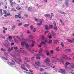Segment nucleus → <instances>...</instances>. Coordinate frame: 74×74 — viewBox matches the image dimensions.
Listing matches in <instances>:
<instances>
[{"mask_svg": "<svg viewBox=\"0 0 74 74\" xmlns=\"http://www.w3.org/2000/svg\"><path fill=\"white\" fill-rule=\"evenodd\" d=\"M26 39H25V41H23V42H22L21 43V45H22V46H23V47H24V45H25V44H26V41H26Z\"/></svg>", "mask_w": 74, "mask_h": 74, "instance_id": "nucleus-13", "label": "nucleus"}, {"mask_svg": "<svg viewBox=\"0 0 74 74\" xmlns=\"http://www.w3.org/2000/svg\"><path fill=\"white\" fill-rule=\"evenodd\" d=\"M39 51H40V52H42V48H40Z\"/></svg>", "mask_w": 74, "mask_h": 74, "instance_id": "nucleus-56", "label": "nucleus"}, {"mask_svg": "<svg viewBox=\"0 0 74 74\" xmlns=\"http://www.w3.org/2000/svg\"><path fill=\"white\" fill-rule=\"evenodd\" d=\"M0 13H1V15L2 16L3 15V13H2V9H0Z\"/></svg>", "mask_w": 74, "mask_h": 74, "instance_id": "nucleus-42", "label": "nucleus"}, {"mask_svg": "<svg viewBox=\"0 0 74 74\" xmlns=\"http://www.w3.org/2000/svg\"><path fill=\"white\" fill-rule=\"evenodd\" d=\"M25 59L26 62H28L29 63L30 62V61L29 60H28V59L27 58H25Z\"/></svg>", "mask_w": 74, "mask_h": 74, "instance_id": "nucleus-22", "label": "nucleus"}, {"mask_svg": "<svg viewBox=\"0 0 74 74\" xmlns=\"http://www.w3.org/2000/svg\"><path fill=\"white\" fill-rule=\"evenodd\" d=\"M5 43H6L7 45H5V46L6 47H8L10 45V43L8 42V40H5Z\"/></svg>", "mask_w": 74, "mask_h": 74, "instance_id": "nucleus-14", "label": "nucleus"}, {"mask_svg": "<svg viewBox=\"0 0 74 74\" xmlns=\"http://www.w3.org/2000/svg\"><path fill=\"white\" fill-rule=\"evenodd\" d=\"M60 73L62 74H65L66 73V71L64 69H61L60 70Z\"/></svg>", "mask_w": 74, "mask_h": 74, "instance_id": "nucleus-15", "label": "nucleus"}, {"mask_svg": "<svg viewBox=\"0 0 74 74\" xmlns=\"http://www.w3.org/2000/svg\"><path fill=\"white\" fill-rule=\"evenodd\" d=\"M14 49L15 50V51H16V50H17L18 49V48L16 47H14Z\"/></svg>", "mask_w": 74, "mask_h": 74, "instance_id": "nucleus-38", "label": "nucleus"}, {"mask_svg": "<svg viewBox=\"0 0 74 74\" xmlns=\"http://www.w3.org/2000/svg\"><path fill=\"white\" fill-rule=\"evenodd\" d=\"M0 37L2 38H5V37H4V36H3L1 35H0Z\"/></svg>", "mask_w": 74, "mask_h": 74, "instance_id": "nucleus-37", "label": "nucleus"}, {"mask_svg": "<svg viewBox=\"0 0 74 74\" xmlns=\"http://www.w3.org/2000/svg\"><path fill=\"white\" fill-rule=\"evenodd\" d=\"M48 33V31H46L45 32V34H46L47 33Z\"/></svg>", "mask_w": 74, "mask_h": 74, "instance_id": "nucleus-55", "label": "nucleus"}, {"mask_svg": "<svg viewBox=\"0 0 74 74\" xmlns=\"http://www.w3.org/2000/svg\"><path fill=\"white\" fill-rule=\"evenodd\" d=\"M28 10L29 11H33L32 8L29 7L28 8Z\"/></svg>", "mask_w": 74, "mask_h": 74, "instance_id": "nucleus-25", "label": "nucleus"}, {"mask_svg": "<svg viewBox=\"0 0 74 74\" xmlns=\"http://www.w3.org/2000/svg\"><path fill=\"white\" fill-rule=\"evenodd\" d=\"M3 29H4V30H7V28H5V27H3Z\"/></svg>", "mask_w": 74, "mask_h": 74, "instance_id": "nucleus-53", "label": "nucleus"}, {"mask_svg": "<svg viewBox=\"0 0 74 74\" xmlns=\"http://www.w3.org/2000/svg\"><path fill=\"white\" fill-rule=\"evenodd\" d=\"M58 42V40H55L54 41V43L55 44H56Z\"/></svg>", "mask_w": 74, "mask_h": 74, "instance_id": "nucleus-44", "label": "nucleus"}, {"mask_svg": "<svg viewBox=\"0 0 74 74\" xmlns=\"http://www.w3.org/2000/svg\"><path fill=\"white\" fill-rule=\"evenodd\" d=\"M45 27H47L45 28V29L46 30H48V29H50L51 28H52V27H53V26L52 25H50L49 26V27H48V25H45Z\"/></svg>", "mask_w": 74, "mask_h": 74, "instance_id": "nucleus-11", "label": "nucleus"}, {"mask_svg": "<svg viewBox=\"0 0 74 74\" xmlns=\"http://www.w3.org/2000/svg\"><path fill=\"white\" fill-rule=\"evenodd\" d=\"M27 33H30V32L28 30L27 32Z\"/></svg>", "mask_w": 74, "mask_h": 74, "instance_id": "nucleus-64", "label": "nucleus"}, {"mask_svg": "<svg viewBox=\"0 0 74 74\" xmlns=\"http://www.w3.org/2000/svg\"><path fill=\"white\" fill-rule=\"evenodd\" d=\"M71 73V74H74V71H72Z\"/></svg>", "mask_w": 74, "mask_h": 74, "instance_id": "nucleus-50", "label": "nucleus"}, {"mask_svg": "<svg viewBox=\"0 0 74 74\" xmlns=\"http://www.w3.org/2000/svg\"><path fill=\"white\" fill-rule=\"evenodd\" d=\"M70 64V63L69 62H66V66L67 65H69Z\"/></svg>", "mask_w": 74, "mask_h": 74, "instance_id": "nucleus-40", "label": "nucleus"}, {"mask_svg": "<svg viewBox=\"0 0 74 74\" xmlns=\"http://www.w3.org/2000/svg\"><path fill=\"white\" fill-rule=\"evenodd\" d=\"M20 49V51L21 52H22V53H26V51H24L23 49H22V48H21Z\"/></svg>", "mask_w": 74, "mask_h": 74, "instance_id": "nucleus-18", "label": "nucleus"}, {"mask_svg": "<svg viewBox=\"0 0 74 74\" xmlns=\"http://www.w3.org/2000/svg\"><path fill=\"white\" fill-rule=\"evenodd\" d=\"M34 20L36 21V22H39V23H37V25H38L39 26H40L42 25V22L44 21V20L43 19H38L37 18H35Z\"/></svg>", "mask_w": 74, "mask_h": 74, "instance_id": "nucleus-3", "label": "nucleus"}, {"mask_svg": "<svg viewBox=\"0 0 74 74\" xmlns=\"http://www.w3.org/2000/svg\"><path fill=\"white\" fill-rule=\"evenodd\" d=\"M52 42V41L51 40H49V42H48V43L49 44H51Z\"/></svg>", "mask_w": 74, "mask_h": 74, "instance_id": "nucleus-32", "label": "nucleus"}, {"mask_svg": "<svg viewBox=\"0 0 74 74\" xmlns=\"http://www.w3.org/2000/svg\"><path fill=\"white\" fill-rule=\"evenodd\" d=\"M68 41L70 42H71V43H73V42H74V38L73 39V40H71L70 39H68Z\"/></svg>", "mask_w": 74, "mask_h": 74, "instance_id": "nucleus-17", "label": "nucleus"}, {"mask_svg": "<svg viewBox=\"0 0 74 74\" xmlns=\"http://www.w3.org/2000/svg\"><path fill=\"white\" fill-rule=\"evenodd\" d=\"M36 58L38 59H40V56H41L42 57H44V55L42 53L36 54Z\"/></svg>", "mask_w": 74, "mask_h": 74, "instance_id": "nucleus-7", "label": "nucleus"}, {"mask_svg": "<svg viewBox=\"0 0 74 74\" xmlns=\"http://www.w3.org/2000/svg\"><path fill=\"white\" fill-rule=\"evenodd\" d=\"M50 62V60H49V58H47L46 60L44 61V62L46 63L47 65L48 66H50V65H51V64L48 63V62Z\"/></svg>", "mask_w": 74, "mask_h": 74, "instance_id": "nucleus-6", "label": "nucleus"}, {"mask_svg": "<svg viewBox=\"0 0 74 74\" xmlns=\"http://www.w3.org/2000/svg\"><path fill=\"white\" fill-rule=\"evenodd\" d=\"M61 46H62V47H64V45L63 44V43L61 42Z\"/></svg>", "mask_w": 74, "mask_h": 74, "instance_id": "nucleus-45", "label": "nucleus"}, {"mask_svg": "<svg viewBox=\"0 0 74 74\" xmlns=\"http://www.w3.org/2000/svg\"><path fill=\"white\" fill-rule=\"evenodd\" d=\"M56 51H59V47H57L56 48Z\"/></svg>", "mask_w": 74, "mask_h": 74, "instance_id": "nucleus-36", "label": "nucleus"}, {"mask_svg": "<svg viewBox=\"0 0 74 74\" xmlns=\"http://www.w3.org/2000/svg\"><path fill=\"white\" fill-rule=\"evenodd\" d=\"M60 12L61 14H64V15H65L66 14V13L64 12H63L62 11H60Z\"/></svg>", "mask_w": 74, "mask_h": 74, "instance_id": "nucleus-29", "label": "nucleus"}, {"mask_svg": "<svg viewBox=\"0 0 74 74\" xmlns=\"http://www.w3.org/2000/svg\"><path fill=\"white\" fill-rule=\"evenodd\" d=\"M7 15H8V16H12V15H11V14H10V13H8L7 14Z\"/></svg>", "mask_w": 74, "mask_h": 74, "instance_id": "nucleus-47", "label": "nucleus"}, {"mask_svg": "<svg viewBox=\"0 0 74 74\" xmlns=\"http://www.w3.org/2000/svg\"><path fill=\"white\" fill-rule=\"evenodd\" d=\"M8 38L9 40H11V39H12V37L11 36H10L9 35H8Z\"/></svg>", "mask_w": 74, "mask_h": 74, "instance_id": "nucleus-28", "label": "nucleus"}, {"mask_svg": "<svg viewBox=\"0 0 74 74\" xmlns=\"http://www.w3.org/2000/svg\"><path fill=\"white\" fill-rule=\"evenodd\" d=\"M25 65L23 64H22L21 66V69H22L23 70H25L24 71V73H25V74H30V73H29V72H27V71H28V70L27 69L25 68Z\"/></svg>", "mask_w": 74, "mask_h": 74, "instance_id": "nucleus-4", "label": "nucleus"}, {"mask_svg": "<svg viewBox=\"0 0 74 74\" xmlns=\"http://www.w3.org/2000/svg\"><path fill=\"white\" fill-rule=\"evenodd\" d=\"M47 38H46L44 36H42L41 37V39L42 40H44L45 42H47Z\"/></svg>", "mask_w": 74, "mask_h": 74, "instance_id": "nucleus-10", "label": "nucleus"}, {"mask_svg": "<svg viewBox=\"0 0 74 74\" xmlns=\"http://www.w3.org/2000/svg\"><path fill=\"white\" fill-rule=\"evenodd\" d=\"M71 69H74V63H71Z\"/></svg>", "mask_w": 74, "mask_h": 74, "instance_id": "nucleus-16", "label": "nucleus"}, {"mask_svg": "<svg viewBox=\"0 0 74 74\" xmlns=\"http://www.w3.org/2000/svg\"><path fill=\"white\" fill-rule=\"evenodd\" d=\"M50 53H53V50H51V51H50Z\"/></svg>", "mask_w": 74, "mask_h": 74, "instance_id": "nucleus-62", "label": "nucleus"}, {"mask_svg": "<svg viewBox=\"0 0 74 74\" xmlns=\"http://www.w3.org/2000/svg\"><path fill=\"white\" fill-rule=\"evenodd\" d=\"M8 51L10 52H11V48H8Z\"/></svg>", "mask_w": 74, "mask_h": 74, "instance_id": "nucleus-61", "label": "nucleus"}, {"mask_svg": "<svg viewBox=\"0 0 74 74\" xmlns=\"http://www.w3.org/2000/svg\"><path fill=\"white\" fill-rule=\"evenodd\" d=\"M15 26H13L12 28V30H15Z\"/></svg>", "mask_w": 74, "mask_h": 74, "instance_id": "nucleus-35", "label": "nucleus"}, {"mask_svg": "<svg viewBox=\"0 0 74 74\" xmlns=\"http://www.w3.org/2000/svg\"><path fill=\"white\" fill-rule=\"evenodd\" d=\"M29 37L30 38H33V36L32 35H29Z\"/></svg>", "mask_w": 74, "mask_h": 74, "instance_id": "nucleus-39", "label": "nucleus"}, {"mask_svg": "<svg viewBox=\"0 0 74 74\" xmlns=\"http://www.w3.org/2000/svg\"><path fill=\"white\" fill-rule=\"evenodd\" d=\"M36 28H35L33 30V32H36Z\"/></svg>", "mask_w": 74, "mask_h": 74, "instance_id": "nucleus-49", "label": "nucleus"}, {"mask_svg": "<svg viewBox=\"0 0 74 74\" xmlns=\"http://www.w3.org/2000/svg\"><path fill=\"white\" fill-rule=\"evenodd\" d=\"M56 34H55V33H54L53 32H52V35L53 36H55V35H56Z\"/></svg>", "mask_w": 74, "mask_h": 74, "instance_id": "nucleus-41", "label": "nucleus"}, {"mask_svg": "<svg viewBox=\"0 0 74 74\" xmlns=\"http://www.w3.org/2000/svg\"><path fill=\"white\" fill-rule=\"evenodd\" d=\"M16 57H17L16 56H13L14 59L17 63L20 64L19 62H22V60H21L20 58H17L16 59Z\"/></svg>", "mask_w": 74, "mask_h": 74, "instance_id": "nucleus-2", "label": "nucleus"}, {"mask_svg": "<svg viewBox=\"0 0 74 74\" xmlns=\"http://www.w3.org/2000/svg\"><path fill=\"white\" fill-rule=\"evenodd\" d=\"M11 10L12 11H15V9L14 8H12Z\"/></svg>", "mask_w": 74, "mask_h": 74, "instance_id": "nucleus-63", "label": "nucleus"}, {"mask_svg": "<svg viewBox=\"0 0 74 74\" xmlns=\"http://www.w3.org/2000/svg\"><path fill=\"white\" fill-rule=\"evenodd\" d=\"M44 44V47H47V44L46 43H45L43 41H42L40 43V45H38V46H39L40 47H41V45H42L43 44Z\"/></svg>", "mask_w": 74, "mask_h": 74, "instance_id": "nucleus-9", "label": "nucleus"}, {"mask_svg": "<svg viewBox=\"0 0 74 74\" xmlns=\"http://www.w3.org/2000/svg\"><path fill=\"white\" fill-rule=\"evenodd\" d=\"M12 1H13V0H10L9 1L10 3H12Z\"/></svg>", "mask_w": 74, "mask_h": 74, "instance_id": "nucleus-59", "label": "nucleus"}, {"mask_svg": "<svg viewBox=\"0 0 74 74\" xmlns=\"http://www.w3.org/2000/svg\"><path fill=\"white\" fill-rule=\"evenodd\" d=\"M69 1V0H66L65 1V4L66 6H68V2Z\"/></svg>", "mask_w": 74, "mask_h": 74, "instance_id": "nucleus-24", "label": "nucleus"}, {"mask_svg": "<svg viewBox=\"0 0 74 74\" xmlns=\"http://www.w3.org/2000/svg\"><path fill=\"white\" fill-rule=\"evenodd\" d=\"M7 14V11L5 10H3V14Z\"/></svg>", "mask_w": 74, "mask_h": 74, "instance_id": "nucleus-33", "label": "nucleus"}, {"mask_svg": "<svg viewBox=\"0 0 74 74\" xmlns=\"http://www.w3.org/2000/svg\"><path fill=\"white\" fill-rule=\"evenodd\" d=\"M15 18H21V16L19 15H16L15 16Z\"/></svg>", "mask_w": 74, "mask_h": 74, "instance_id": "nucleus-26", "label": "nucleus"}, {"mask_svg": "<svg viewBox=\"0 0 74 74\" xmlns=\"http://www.w3.org/2000/svg\"><path fill=\"white\" fill-rule=\"evenodd\" d=\"M45 16L46 17H47V16H50V15L48 14H45Z\"/></svg>", "mask_w": 74, "mask_h": 74, "instance_id": "nucleus-34", "label": "nucleus"}, {"mask_svg": "<svg viewBox=\"0 0 74 74\" xmlns=\"http://www.w3.org/2000/svg\"><path fill=\"white\" fill-rule=\"evenodd\" d=\"M16 8V10H21V9H22V8H21V7L19 6L17 7Z\"/></svg>", "mask_w": 74, "mask_h": 74, "instance_id": "nucleus-20", "label": "nucleus"}, {"mask_svg": "<svg viewBox=\"0 0 74 74\" xmlns=\"http://www.w3.org/2000/svg\"><path fill=\"white\" fill-rule=\"evenodd\" d=\"M65 52L67 51L68 52H70L71 51V49H66L65 50Z\"/></svg>", "mask_w": 74, "mask_h": 74, "instance_id": "nucleus-30", "label": "nucleus"}, {"mask_svg": "<svg viewBox=\"0 0 74 74\" xmlns=\"http://www.w3.org/2000/svg\"><path fill=\"white\" fill-rule=\"evenodd\" d=\"M22 25V23H18V26H21V25Z\"/></svg>", "mask_w": 74, "mask_h": 74, "instance_id": "nucleus-48", "label": "nucleus"}, {"mask_svg": "<svg viewBox=\"0 0 74 74\" xmlns=\"http://www.w3.org/2000/svg\"><path fill=\"white\" fill-rule=\"evenodd\" d=\"M60 59H57V61H55V60H52V62H59L60 63H62L63 64H64V61L63 60L66 59H69V60H71V59L70 58H67V56H66L64 55H63L62 57Z\"/></svg>", "mask_w": 74, "mask_h": 74, "instance_id": "nucleus-1", "label": "nucleus"}, {"mask_svg": "<svg viewBox=\"0 0 74 74\" xmlns=\"http://www.w3.org/2000/svg\"><path fill=\"white\" fill-rule=\"evenodd\" d=\"M53 13H51V18H52V16H53Z\"/></svg>", "mask_w": 74, "mask_h": 74, "instance_id": "nucleus-60", "label": "nucleus"}, {"mask_svg": "<svg viewBox=\"0 0 74 74\" xmlns=\"http://www.w3.org/2000/svg\"><path fill=\"white\" fill-rule=\"evenodd\" d=\"M30 29H31V30H32L33 29V26L32 25H30Z\"/></svg>", "mask_w": 74, "mask_h": 74, "instance_id": "nucleus-43", "label": "nucleus"}, {"mask_svg": "<svg viewBox=\"0 0 74 74\" xmlns=\"http://www.w3.org/2000/svg\"><path fill=\"white\" fill-rule=\"evenodd\" d=\"M11 6L12 7H14V5H13V4L12 3H11Z\"/></svg>", "mask_w": 74, "mask_h": 74, "instance_id": "nucleus-58", "label": "nucleus"}, {"mask_svg": "<svg viewBox=\"0 0 74 74\" xmlns=\"http://www.w3.org/2000/svg\"><path fill=\"white\" fill-rule=\"evenodd\" d=\"M12 61L13 63H12V62H8V64H9V65H10L11 66L14 65V67H16V65L15 64V62H14V61H13L12 60Z\"/></svg>", "mask_w": 74, "mask_h": 74, "instance_id": "nucleus-8", "label": "nucleus"}, {"mask_svg": "<svg viewBox=\"0 0 74 74\" xmlns=\"http://www.w3.org/2000/svg\"><path fill=\"white\" fill-rule=\"evenodd\" d=\"M26 41H28L29 42H32V44H31L30 45V47H33L34 46V43L35 42L33 40H30L29 39H26Z\"/></svg>", "mask_w": 74, "mask_h": 74, "instance_id": "nucleus-5", "label": "nucleus"}, {"mask_svg": "<svg viewBox=\"0 0 74 74\" xmlns=\"http://www.w3.org/2000/svg\"><path fill=\"white\" fill-rule=\"evenodd\" d=\"M40 71H44V69H40Z\"/></svg>", "mask_w": 74, "mask_h": 74, "instance_id": "nucleus-57", "label": "nucleus"}, {"mask_svg": "<svg viewBox=\"0 0 74 74\" xmlns=\"http://www.w3.org/2000/svg\"><path fill=\"white\" fill-rule=\"evenodd\" d=\"M29 26V24H25L24 25V27H27Z\"/></svg>", "mask_w": 74, "mask_h": 74, "instance_id": "nucleus-51", "label": "nucleus"}, {"mask_svg": "<svg viewBox=\"0 0 74 74\" xmlns=\"http://www.w3.org/2000/svg\"><path fill=\"white\" fill-rule=\"evenodd\" d=\"M47 37H49V38H52V36L50 35V34L48 35Z\"/></svg>", "mask_w": 74, "mask_h": 74, "instance_id": "nucleus-27", "label": "nucleus"}, {"mask_svg": "<svg viewBox=\"0 0 74 74\" xmlns=\"http://www.w3.org/2000/svg\"><path fill=\"white\" fill-rule=\"evenodd\" d=\"M25 45H26V47L28 51H31V48L29 47V44H26Z\"/></svg>", "mask_w": 74, "mask_h": 74, "instance_id": "nucleus-12", "label": "nucleus"}, {"mask_svg": "<svg viewBox=\"0 0 74 74\" xmlns=\"http://www.w3.org/2000/svg\"><path fill=\"white\" fill-rule=\"evenodd\" d=\"M18 38V39H20V38H19V37H16V38H14V40L15 42H17V40L16 39V38Z\"/></svg>", "mask_w": 74, "mask_h": 74, "instance_id": "nucleus-21", "label": "nucleus"}, {"mask_svg": "<svg viewBox=\"0 0 74 74\" xmlns=\"http://www.w3.org/2000/svg\"><path fill=\"white\" fill-rule=\"evenodd\" d=\"M54 29L55 30H56L58 28L56 27H53Z\"/></svg>", "mask_w": 74, "mask_h": 74, "instance_id": "nucleus-52", "label": "nucleus"}, {"mask_svg": "<svg viewBox=\"0 0 74 74\" xmlns=\"http://www.w3.org/2000/svg\"><path fill=\"white\" fill-rule=\"evenodd\" d=\"M1 50L2 51H3V52H5V49H4L3 48H1Z\"/></svg>", "mask_w": 74, "mask_h": 74, "instance_id": "nucleus-31", "label": "nucleus"}, {"mask_svg": "<svg viewBox=\"0 0 74 74\" xmlns=\"http://www.w3.org/2000/svg\"><path fill=\"white\" fill-rule=\"evenodd\" d=\"M45 51L47 53H46L47 55V56H49V51H48V50H46Z\"/></svg>", "mask_w": 74, "mask_h": 74, "instance_id": "nucleus-23", "label": "nucleus"}, {"mask_svg": "<svg viewBox=\"0 0 74 74\" xmlns=\"http://www.w3.org/2000/svg\"><path fill=\"white\" fill-rule=\"evenodd\" d=\"M4 54L5 55V56H8V53H4Z\"/></svg>", "mask_w": 74, "mask_h": 74, "instance_id": "nucleus-46", "label": "nucleus"}, {"mask_svg": "<svg viewBox=\"0 0 74 74\" xmlns=\"http://www.w3.org/2000/svg\"><path fill=\"white\" fill-rule=\"evenodd\" d=\"M26 66L28 68H29V67H30V66H29V64H27L26 65Z\"/></svg>", "mask_w": 74, "mask_h": 74, "instance_id": "nucleus-54", "label": "nucleus"}, {"mask_svg": "<svg viewBox=\"0 0 74 74\" xmlns=\"http://www.w3.org/2000/svg\"><path fill=\"white\" fill-rule=\"evenodd\" d=\"M35 64L37 65H39V66H40V67H41V66H40V61L35 62Z\"/></svg>", "mask_w": 74, "mask_h": 74, "instance_id": "nucleus-19", "label": "nucleus"}]
</instances>
